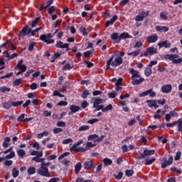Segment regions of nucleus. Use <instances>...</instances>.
<instances>
[{"mask_svg":"<svg viewBox=\"0 0 182 182\" xmlns=\"http://www.w3.org/2000/svg\"><path fill=\"white\" fill-rule=\"evenodd\" d=\"M114 60L113 61V60ZM123 63V58L117 57L114 58V55L110 57V58L107 61L106 70H109L110 69V66L112 68H117V66H120Z\"/></svg>","mask_w":182,"mask_h":182,"instance_id":"obj_1","label":"nucleus"},{"mask_svg":"<svg viewBox=\"0 0 182 182\" xmlns=\"http://www.w3.org/2000/svg\"><path fill=\"white\" fill-rule=\"evenodd\" d=\"M132 36L127 32H123L119 36L118 33L111 34L112 41H114V43H120L122 40L132 39Z\"/></svg>","mask_w":182,"mask_h":182,"instance_id":"obj_2","label":"nucleus"},{"mask_svg":"<svg viewBox=\"0 0 182 182\" xmlns=\"http://www.w3.org/2000/svg\"><path fill=\"white\" fill-rule=\"evenodd\" d=\"M129 73L132 74V83L134 86H137V85H140L144 82V78L141 77L139 80L136 79V77H140V75H139V71L134 70V68H131L129 70Z\"/></svg>","mask_w":182,"mask_h":182,"instance_id":"obj_3","label":"nucleus"},{"mask_svg":"<svg viewBox=\"0 0 182 182\" xmlns=\"http://www.w3.org/2000/svg\"><path fill=\"white\" fill-rule=\"evenodd\" d=\"M164 59H166V60H171L174 65L182 63V58H180L178 54H166L164 55Z\"/></svg>","mask_w":182,"mask_h":182,"instance_id":"obj_4","label":"nucleus"},{"mask_svg":"<svg viewBox=\"0 0 182 182\" xmlns=\"http://www.w3.org/2000/svg\"><path fill=\"white\" fill-rule=\"evenodd\" d=\"M54 34L52 35V33H49L47 35L46 34H42L40 36V41H42V42H44L45 43H47V45H50V43H55V40L52 39L53 38Z\"/></svg>","mask_w":182,"mask_h":182,"instance_id":"obj_5","label":"nucleus"},{"mask_svg":"<svg viewBox=\"0 0 182 182\" xmlns=\"http://www.w3.org/2000/svg\"><path fill=\"white\" fill-rule=\"evenodd\" d=\"M37 173L39 174V176H42L43 177H50V173L49 172V169H48V167L46 166H41L37 170Z\"/></svg>","mask_w":182,"mask_h":182,"instance_id":"obj_6","label":"nucleus"},{"mask_svg":"<svg viewBox=\"0 0 182 182\" xmlns=\"http://www.w3.org/2000/svg\"><path fill=\"white\" fill-rule=\"evenodd\" d=\"M103 139H105V135H102L100 138H99V135L94 134H91L90 136H88L87 137V140L89 141H92V140L97 141V143H100L102 141H103Z\"/></svg>","mask_w":182,"mask_h":182,"instance_id":"obj_7","label":"nucleus"},{"mask_svg":"<svg viewBox=\"0 0 182 182\" xmlns=\"http://www.w3.org/2000/svg\"><path fill=\"white\" fill-rule=\"evenodd\" d=\"M31 32L32 28H29V26H26L20 31V33L18 35V39L21 40V38H22V36H27V35H29V33H31Z\"/></svg>","mask_w":182,"mask_h":182,"instance_id":"obj_8","label":"nucleus"},{"mask_svg":"<svg viewBox=\"0 0 182 182\" xmlns=\"http://www.w3.org/2000/svg\"><path fill=\"white\" fill-rule=\"evenodd\" d=\"M155 53H157V48H155L154 47H149L146 48V50L141 55V56H153V55H155Z\"/></svg>","mask_w":182,"mask_h":182,"instance_id":"obj_9","label":"nucleus"},{"mask_svg":"<svg viewBox=\"0 0 182 182\" xmlns=\"http://www.w3.org/2000/svg\"><path fill=\"white\" fill-rule=\"evenodd\" d=\"M164 163L161 164V168H166L168 166L173 164V156H170L167 161V158H164L163 159Z\"/></svg>","mask_w":182,"mask_h":182,"instance_id":"obj_10","label":"nucleus"},{"mask_svg":"<svg viewBox=\"0 0 182 182\" xmlns=\"http://www.w3.org/2000/svg\"><path fill=\"white\" fill-rule=\"evenodd\" d=\"M55 48H58L60 49H66L67 52H69L70 50V48H69V43H63V41H58L55 44Z\"/></svg>","mask_w":182,"mask_h":182,"instance_id":"obj_11","label":"nucleus"},{"mask_svg":"<svg viewBox=\"0 0 182 182\" xmlns=\"http://www.w3.org/2000/svg\"><path fill=\"white\" fill-rule=\"evenodd\" d=\"M171 90H173V86H171V84L164 85L161 87L162 93H166V95H168V93H171Z\"/></svg>","mask_w":182,"mask_h":182,"instance_id":"obj_12","label":"nucleus"},{"mask_svg":"<svg viewBox=\"0 0 182 182\" xmlns=\"http://www.w3.org/2000/svg\"><path fill=\"white\" fill-rule=\"evenodd\" d=\"M178 116V113L176 112V111H171L169 114H165V120L166 122H170L171 117H177Z\"/></svg>","mask_w":182,"mask_h":182,"instance_id":"obj_13","label":"nucleus"},{"mask_svg":"<svg viewBox=\"0 0 182 182\" xmlns=\"http://www.w3.org/2000/svg\"><path fill=\"white\" fill-rule=\"evenodd\" d=\"M84 169L85 170H90V168H96V166H95L93 164V161H85L84 163Z\"/></svg>","mask_w":182,"mask_h":182,"instance_id":"obj_14","label":"nucleus"},{"mask_svg":"<svg viewBox=\"0 0 182 182\" xmlns=\"http://www.w3.org/2000/svg\"><path fill=\"white\" fill-rule=\"evenodd\" d=\"M159 40V36L157 34H154L146 38V41L149 43H156Z\"/></svg>","mask_w":182,"mask_h":182,"instance_id":"obj_15","label":"nucleus"},{"mask_svg":"<svg viewBox=\"0 0 182 182\" xmlns=\"http://www.w3.org/2000/svg\"><path fill=\"white\" fill-rule=\"evenodd\" d=\"M77 147H78L77 145L74 144L70 148V150L73 151H77L79 153H85V151H86V149L82 148V147H79V148Z\"/></svg>","mask_w":182,"mask_h":182,"instance_id":"obj_16","label":"nucleus"},{"mask_svg":"<svg viewBox=\"0 0 182 182\" xmlns=\"http://www.w3.org/2000/svg\"><path fill=\"white\" fill-rule=\"evenodd\" d=\"M146 103H148V107H150L151 109L153 107L157 109V107H159V105H157V100H146Z\"/></svg>","mask_w":182,"mask_h":182,"instance_id":"obj_17","label":"nucleus"},{"mask_svg":"<svg viewBox=\"0 0 182 182\" xmlns=\"http://www.w3.org/2000/svg\"><path fill=\"white\" fill-rule=\"evenodd\" d=\"M117 19H119V16H117V15H114L109 21H106L105 28H109L110 25H113V23H114Z\"/></svg>","mask_w":182,"mask_h":182,"instance_id":"obj_18","label":"nucleus"},{"mask_svg":"<svg viewBox=\"0 0 182 182\" xmlns=\"http://www.w3.org/2000/svg\"><path fill=\"white\" fill-rule=\"evenodd\" d=\"M70 112L68 113V116L73 114V113H77L80 110V107L73 105L70 107Z\"/></svg>","mask_w":182,"mask_h":182,"instance_id":"obj_19","label":"nucleus"},{"mask_svg":"<svg viewBox=\"0 0 182 182\" xmlns=\"http://www.w3.org/2000/svg\"><path fill=\"white\" fill-rule=\"evenodd\" d=\"M47 5L45 6V3H43L41 5V7L39 9V11L41 12H42V11H43V9H47V8H49V6H50V5H52V4H53V0H48L46 2Z\"/></svg>","mask_w":182,"mask_h":182,"instance_id":"obj_20","label":"nucleus"},{"mask_svg":"<svg viewBox=\"0 0 182 182\" xmlns=\"http://www.w3.org/2000/svg\"><path fill=\"white\" fill-rule=\"evenodd\" d=\"M102 103H104L103 99L96 98L93 102V109H96L97 107H99V105H102Z\"/></svg>","mask_w":182,"mask_h":182,"instance_id":"obj_21","label":"nucleus"},{"mask_svg":"<svg viewBox=\"0 0 182 182\" xmlns=\"http://www.w3.org/2000/svg\"><path fill=\"white\" fill-rule=\"evenodd\" d=\"M158 46H159V48H170L171 43H168V41H161L158 43Z\"/></svg>","mask_w":182,"mask_h":182,"instance_id":"obj_22","label":"nucleus"},{"mask_svg":"<svg viewBox=\"0 0 182 182\" xmlns=\"http://www.w3.org/2000/svg\"><path fill=\"white\" fill-rule=\"evenodd\" d=\"M11 138L9 136H6L3 142V147H4V149H6V147H9V146H11V144H9Z\"/></svg>","mask_w":182,"mask_h":182,"instance_id":"obj_23","label":"nucleus"},{"mask_svg":"<svg viewBox=\"0 0 182 182\" xmlns=\"http://www.w3.org/2000/svg\"><path fill=\"white\" fill-rule=\"evenodd\" d=\"M80 170H82V164L80 162H78L75 166V174H79Z\"/></svg>","mask_w":182,"mask_h":182,"instance_id":"obj_24","label":"nucleus"},{"mask_svg":"<svg viewBox=\"0 0 182 182\" xmlns=\"http://www.w3.org/2000/svg\"><path fill=\"white\" fill-rule=\"evenodd\" d=\"M31 156H36L38 157H42V156H43V151H41L39 152L38 151H33L31 152Z\"/></svg>","mask_w":182,"mask_h":182,"instance_id":"obj_25","label":"nucleus"},{"mask_svg":"<svg viewBox=\"0 0 182 182\" xmlns=\"http://www.w3.org/2000/svg\"><path fill=\"white\" fill-rule=\"evenodd\" d=\"M143 153H144L145 156H153V154L156 153V151H154V149H144Z\"/></svg>","mask_w":182,"mask_h":182,"instance_id":"obj_26","label":"nucleus"},{"mask_svg":"<svg viewBox=\"0 0 182 182\" xmlns=\"http://www.w3.org/2000/svg\"><path fill=\"white\" fill-rule=\"evenodd\" d=\"M151 73H153L151 68L148 65V67H146L145 68L144 75H145V76L149 77V76H150V75H151Z\"/></svg>","mask_w":182,"mask_h":182,"instance_id":"obj_27","label":"nucleus"},{"mask_svg":"<svg viewBox=\"0 0 182 182\" xmlns=\"http://www.w3.org/2000/svg\"><path fill=\"white\" fill-rule=\"evenodd\" d=\"M104 166H112L113 164V161L108 158H105L103 159Z\"/></svg>","mask_w":182,"mask_h":182,"instance_id":"obj_28","label":"nucleus"},{"mask_svg":"<svg viewBox=\"0 0 182 182\" xmlns=\"http://www.w3.org/2000/svg\"><path fill=\"white\" fill-rule=\"evenodd\" d=\"M80 32L82 33L83 36H87V35H89V29L83 27H80Z\"/></svg>","mask_w":182,"mask_h":182,"instance_id":"obj_29","label":"nucleus"},{"mask_svg":"<svg viewBox=\"0 0 182 182\" xmlns=\"http://www.w3.org/2000/svg\"><path fill=\"white\" fill-rule=\"evenodd\" d=\"M21 105H23V100L11 102L13 107H18V106H21Z\"/></svg>","mask_w":182,"mask_h":182,"instance_id":"obj_30","label":"nucleus"},{"mask_svg":"<svg viewBox=\"0 0 182 182\" xmlns=\"http://www.w3.org/2000/svg\"><path fill=\"white\" fill-rule=\"evenodd\" d=\"M62 53H55L54 55L52 57V60H50L51 63H55V60L58 59V58H60Z\"/></svg>","mask_w":182,"mask_h":182,"instance_id":"obj_31","label":"nucleus"},{"mask_svg":"<svg viewBox=\"0 0 182 182\" xmlns=\"http://www.w3.org/2000/svg\"><path fill=\"white\" fill-rule=\"evenodd\" d=\"M93 52H95V49L92 48V50H87L84 52V58H90L91 55H93Z\"/></svg>","mask_w":182,"mask_h":182,"instance_id":"obj_32","label":"nucleus"},{"mask_svg":"<svg viewBox=\"0 0 182 182\" xmlns=\"http://www.w3.org/2000/svg\"><path fill=\"white\" fill-rule=\"evenodd\" d=\"M12 42V40H7L4 43L0 45V48H4V49H8L7 46H9Z\"/></svg>","mask_w":182,"mask_h":182,"instance_id":"obj_33","label":"nucleus"},{"mask_svg":"<svg viewBox=\"0 0 182 182\" xmlns=\"http://www.w3.org/2000/svg\"><path fill=\"white\" fill-rule=\"evenodd\" d=\"M27 173L29 174V176H32V174H35V173H36V168H35L33 166H31L28 169Z\"/></svg>","mask_w":182,"mask_h":182,"instance_id":"obj_34","label":"nucleus"},{"mask_svg":"<svg viewBox=\"0 0 182 182\" xmlns=\"http://www.w3.org/2000/svg\"><path fill=\"white\" fill-rule=\"evenodd\" d=\"M74 66L75 65H70V63H67L63 68V70H70L73 69Z\"/></svg>","mask_w":182,"mask_h":182,"instance_id":"obj_35","label":"nucleus"},{"mask_svg":"<svg viewBox=\"0 0 182 182\" xmlns=\"http://www.w3.org/2000/svg\"><path fill=\"white\" fill-rule=\"evenodd\" d=\"M156 161V159L152 158L151 159H146L145 160V166H151V164H153Z\"/></svg>","mask_w":182,"mask_h":182,"instance_id":"obj_36","label":"nucleus"},{"mask_svg":"<svg viewBox=\"0 0 182 182\" xmlns=\"http://www.w3.org/2000/svg\"><path fill=\"white\" fill-rule=\"evenodd\" d=\"M12 176H13L14 178H16V177H18V176H19V171L18 169H16V168H14L12 169Z\"/></svg>","mask_w":182,"mask_h":182,"instance_id":"obj_37","label":"nucleus"},{"mask_svg":"<svg viewBox=\"0 0 182 182\" xmlns=\"http://www.w3.org/2000/svg\"><path fill=\"white\" fill-rule=\"evenodd\" d=\"M39 19H41V17H37L31 22V28H35L36 25H38V22H39Z\"/></svg>","mask_w":182,"mask_h":182,"instance_id":"obj_38","label":"nucleus"},{"mask_svg":"<svg viewBox=\"0 0 182 182\" xmlns=\"http://www.w3.org/2000/svg\"><path fill=\"white\" fill-rule=\"evenodd\" d=\"M90 129V126L89 125H82L78 129V132H85L86 130H89Z\"/></svg>","mask_w":182,"mask_h":182,"instance_id":"obj_39","label":"nucleus"},{"mask_svg":"<svg viewBox=\"0 0 182 182\" xmlns=\"http://www.w3.org/2000/svg\"><path fill=\"white\" fill-rule=\"evenodd\" d=\"M139 53H140V50H136L134 52L129 53L128 56H134V58H136V56H139Z\"/></svg>","mask_w":182,"mask_h":182,"instance_id":"obj_40","label":"nucleus"},{"mask_svg":"<svg viewBox=\"0 0 182 182\" xmlns=\"http://www.w3.org/2000/svg\"><path fill=\"white\" fill-rule=\"evenodd\" d=\"M17 154L18 157H23L26 154V152L23 149H18L17 150Z\"/></svg>","mask_w":182,"mask_h":182,"instance_id":"obj_41","label":"nucleus"},{"mask_svg":"<svg viewBox=\"0 0 182 182\" xmlns=\"http://www.w3.org/2000/svg\"><path fill=\"white\" fill-rule=\"evenodd\" d=\"M95 146H96V144H93V143L92 142H87L86 146L84 149H85L86 151H87L89 149H92V147H95Z\"/></svg>","mask_w":182,"mask_h":182,"instance_id":"obj_42","label":"nucleus"},{"mask_svg":"<svg viewBox=\"0 0 182 182\" xmlns=\"http://www.w3.org/2000/svg\"><path fill=\"white\" fill-rule=\"evenodd\" d=\"M176 123L178 124V132H182V119H178Z\"/></svg>","mask_w":182,"mask_h":182,"instance_id":"obj_43","label":"nucleus"},{"mask_svg":"<svg viewBox=\"0 0 182 182\" xmlns=\"http://www.w3.org/2000/svg\"><path fill=\"white\" fill-rule=\"evenodd\" d=\"M0 92L1 93H5L6 92H11V87H6L5 86L0 87Z\"/></svg>","mask_w":182,"mask_h":182,"instance_id":"obj_44","label":"nucleus"},{"mask_svg":"<svg viewBox=\"0 0 182 182\" xmlns=\"http://www.w3.org/2000/svg\"><path fill=\"white\" fill-rule=\"evenodd\" d=\"M89 95H90V92H89V90H85L81 95V97L82 99H86V97H87V96H89Z\"/></svg>","mask_w":182,"mask_h":182,"instance_id":"obj_45","label":"nucleus"},{"mask_svg":"<svg viewBox=\"0 0 182 182\" xmlns=\"http://www.w3.org/2000/svg\"><path fill=\"white\" fill-rule=\"evenodd\" d=\"M21 83H22V78L16 79L13 82V86H19V85H21Z\"/></svg>","mask_w":182,"mask_h":182,"instance_id":"obj_46","label":"nucleus"},{"mask_svg":"<svg viewBox=\"0 0 182 182\" xmlns=\"http://www.w3.org/2000/svg\"><path fill=\"white\" fill-rule=\"evenodd\" d=\"M55 11H56V6H49L48 12L49 15H52V14H53L55 12Z\"/></svg>","mask_w":182,"mask_h":182,"instance_id":"obj_47","label":"nucleus"},{"mask_svg":"<svg viewBox=\"0 0 182 182\" xmlns=\"http://www.w3.org/2000/svg\"><path fill=\"white\" fill-rule=\"evenodd\" d=\"M148 95H149V97H156V92L153 91V89H149L147 90Z\"/></svg>","mask_w":182,"mask_h":182,"instance_id":"obj_48","label":"nucleus"},{"mask_svg":"<svg viewBox=\"0 0 182 182\" xmlns=\"http://www.w3.org/2000/svg\"><path fill=\"white\" fill-rule=\"evenodd\" d=\"M133 174H134V171L133 170H126L125 171V175L127 176V177H132V176H133Z\"/></svg>","mask_w":182,"mask_h":182,"instance_id":"obj_49","label":"nucleus"},{"mask_svg":"<svg viewBox=\"0 0 182 182\" xmlns=\"http://www.w3.org/2000/svg\"><path fill=\"white\" fill-rule=\"evenodd\" d=\"M12 107V103L11 102H4L3 108L4 109H11Z\"/></svg>","mask_w":182,"mask_h":182,"instance_id":"obj_50","label":"nucleus"},{"mask_svg":"<svg viewBox=\"0 0 182 182\" xmlns=\"http://www.w3.org/2000/svg\"><path fill=\"white\" fill-rule=\"evenodd\" d=\"M25 116H26L25 114H21V116H19L17 118V122H21L24 123V122H25Z\"/></svg>","mask_w":182,"mask_h":182,"instance_id":"obj_51","label":"nucleus"},{"mask_svg":"<svg viewBox=\"0 0 182 182\" xmlns=\"http://www.w3.org/2000/svg\"><path fill=\"white\" fill-rule=\"evenodd\" d=\"M113 109V105L111 104L108 105L107 107H105L104 109H102V112H109V110H112Z\"/></svg>","mask_w":182,"mask_h":182,"instance_id":"obj_52","label":"nucleus"},{"mask_svg":"<svg viewBox=\"0 0 182 182\" xmlns=\"http://www.w3.org/2000/svg\"><path fill=\"white\" fill-rule=\"evenodd\" d=\"M116 96H117V92H112L108 93V97L109 99H114V97H116Z\"/></svg>","mask_w":182,"mask_h":182,"instance_id":"obj_53","label":"nucleus"},{"mask_svg":"<svg viewBox=\"0 0 182 182\" xmlns=\"http://www.w3.org/2000/svg\"><path fill=\"white\" fill-rule=\"evenodd\" d=\"M32 147L33 149H36V150H40L41 149V145H39V142L36 141L32 144Z\"/></svg>","mask_w":182,"mask_h":182,"instance_id":"obj_54","label":"nucleus"},{"mask_svg":"<svg viewBox=\"0 0 182 182\" xmlns=\"http://www.w3.org/2000/svg\"><path fill=\"white\" fill-rule=\"evenodd\" d=\"M35 45H36V43L35 42L31 43L28 46V50H29L30 52H32V50H33V48H35Z\"/></svg>","mask_w":182,"mask_h":182,"instance_id":"obj_55","label":"nucleus"},{"mask_svg":"<svg viewBox=\"0 0 182 182\" xmlns=\"http://www.w3.org/2000/svg\"><path fill=\"white\" fill-rule=\"evenodd\" d=\"M52 96H58V97H65L64 95L60 94L59 91L55 90Z\"/></svg>","mask_w":182,"mask_h":182,"instance_id":"obj_56","label":"nucleus"},{"mask_svg":"<svg viewBox=\"0 0 182 182\" xmlns=\"http://www.w3.org/2000/svg\"><path fill=\"white\" fill-rule=\"evenodd\" d=\"M11 76H14V73H9L6 74V75H3V76L0 77V79H9V77H11Z\"/></svg>","mask_w":182,"mask_h":182,"instance_id":"obj_57","label":"nucleus"},{"mask_svg":"<svg viewBox=\"0 0 182 182\" xmlns=\"http://www.w3.org/2000/svg\"><path fill=\"white\" fill-rule=\"evenodd\" d=\"M114 176L116 180H122V178L123 177V173L122 171H119L118 173V175H114Z\"/></svg>","mask_w":182,"mask_h":182,"instance_id":"obj_58","label":"nucleus"},{"mask_svg":"<svg viewBox=\"0 0 182 182\" xmlns=\"http://www.w3.org/2000/svg\"><path fill=\"white\" fill-rule=\"evenodd\" d=\"M14 157H15V151H11L9 154L5 156V159H14Z\"/></svg>","mask_w":182,"mask_h":182,"instance_id":"obj_59","label":"nucleus"},{"mask_svg":"<svg viewBox=\"0 0 182 182\" xmlns=\"http://www.w3.org/2000/svg\"><path fill=\"white\" fill-rule=\"evenodd\" d=\"M180 157H181V151H177L174 157L175 161H178Z\"/></svg>","mask_w":182,"mask_h":182,"instance_id":"obj_60","label":"nucleus"},{"mask_svg":"<svg viewBox=\"0 0 182 182\" xmlns=\"http://www.w3.org/2000/svg\"><path fill=\"white\" fill-rule=\"evenodd\" d=\"M73 139L72 138L65 139L63 141V144H69V143H72Z\"/></svg>","mask_w":182,"mask_h":182,"instance_id":"obj_61","label":"nucleus"},{"mask_svg":"<svg viewBox=\"0 0 182 182\" xmlns=\"http://www.w3.org/2000/svg\"><path fill=\"white\" fill-rule=\"evenodd\" d=\"M18 69H20V70L23 73L26 72V69H28V66L23 65H20V67H18Z\"/></svg>","mask_w":182,"mask_h":182,"instance_id":"obj_62","label":"nucleus"},{"mask_svg":"<svg viewBox=\"0 0 182 182\" xmlns=\"http://www.w3.org/2000/svg\"><path fill=\"white\" fill-rule=\"evenodd\" d=\"M57 106H68V102H66V101H60L57 104Z\"/></svg>","mask_w":182,"mask_h":182,"instance_id":"obj_63","label":"nucleus"},{"mask_svg":"<svg viewBox=\"0 0 182 182\" xmlns=\"http://www.w3.org/2000/svg\"><path fill=\"white\" fill-rule=\"evenodd\" d=\"M58 181H60V178H52L49 180L48 182H58Z\"/></svg>","mask_w":182,"mask_h":182,"instance_id":"obj_64","label":"nucleus"}]
</instances>
